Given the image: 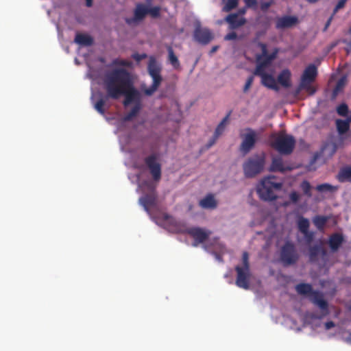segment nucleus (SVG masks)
Returning a JSON list of instances; mask_svg holds the SVG:
<instances>
[{"label": "nucleus", "instance_id": "nucleus-1", "mask_svg": "<svg viewBox=\"0 0 351 351\" xmlns=\"http://www.w3.org/2000/svg\"><path fill=\"white\" fill-rule=\"evenodd\" d=\"M107 95L112 99H118L125 96L123 104L125 107L131 104L141 102V94L133 84L132 75L123 68H116L108 72L104 79Z\"/></svg>", "mask_w": 351, "mask_h": 351}, {"label": "nucleus", "instance_id": "nucleus-2", "mask_svg": "<svg viewBox=\"0 0 351 351\" xmlns=\"http://www.w3.org/2000/svg\"><path fill=\"white\" fill-rule=\"evenodd\" d=\"M295 291L300 295H308L309 300L318 306L324 315L328 313V304L324 300L323 293L319 291L313 290L311 284L300 283L295 286Z\"/></svg>", "mask_w": 351, "mask_h": 351}, {"label": "nucleus", "instance_id": "nucleus-3", "mask_svg": "<svg viewBox=\"0 0 351 351\" xmlns=\"http://www.w3.org/2000/svg\"><path fill=\"white\" fill-rule=\"evenodd\" d=\"M271 138L272 139L271 146L278 153L289 155L293 152L295 139L292 135L285 133L274 134L271 136Z\"/></svg>", "mask_w": 351, "mask_h": 351}, {"label": "nucleus", "instance_id": "nucleus-4", "mask_svg": "<svg viewBox=\"0 0 351 351\" xmlns=\"http://www.w3.org/2000/svg\"><path fill=\"white\" fill-rule=\"evenodd\" d=\"M274 180V177L271 176L265 178L258 186L257 193L261 199L273 201L277 199L276 191L282 189V184L276 182Z\"/></svg>", "mask_w": 351, "mask_h": 351}, {"label": "nucleus", "instance_id": "nucleus-5", "mask_svg": "<svg viewBox=\"0 0 351 351\" xmlns=\"http://www.w3.org/2000/svg\"><path fill=\"white\" fill-rule=\"evenodd\" d=\"M265 164V156L263 153L249 157L243 164L245 177L247 178L256 177L263 171Z\"/></svg>", "mask_w": 351, "mask_h": 351}, {"label": "nucleus", "instance_id": "nucleus-6", "mask_svg": "<svg viewBox=\"0 0 351 351\" xmlns=\"http://www.w3.org/2000/svg\"><path fill=\"white\" fill-rule=\"evenodd\" d=\"M237 272L236 285L243 289L250 288V280L251 277L249 254L247 252H243L242 254V265L235 267Z\"/></svg>", "mask_w": 351, "mask_h": 351}, {"label": "nucleus", "instance_id": "nucleus-7", "mask_svg": "<svg viewBox=\"0 0 351 351\" xmlns=\"http://www.w3.org/2000/svg\"><path fill=\"white\" fill-rule=\"evenodd\" d=\"M161 70V66L157 62L156 58L151 56L148 62L147 71L153 82L151 86L143 89V92L146 95L150 96L153 95L161 84L162 81L160 74Z\"/></svg>", "mask_w": 351, "mask_h": 351}, {"label": "nucleus", "instance_id": "nucleus-8", "mask_svg": "<svg viewBox=\"0 0 351 351\" xmlns=\"http://www.w3.org/2000/svg\"><path fill=\"white\" fill-rule=\"evenodd\" d=\"M300 258V254L295 244L286 241L280 250V260L284 266L295 265Z\"/></svg>", "mask_w": 351, "mask_h": 351}, {"label": "nucleus", "instance_id": "nucleus-9", "mask_svg": "<svg viewBox=\"0 0 351 351\" xmlns=\"http://www.w3.org/2000/svg\"><path fill=\"white\" fill-rule=\"evenodd\" d=\"M317 75V69L315 65L313 64H309L304 69L302 75L300 82V89H304L310 95H313L316 90L311 84L315 81Z\"/></svg>", "mask_w": 351, "mask_h": 351}, {"label": "nucleus", "instance_id": "nucleus-10", "mask_svg": "<svg viewBox=\"0 0 351 351\" xmlns=\"http://www.w3.org/2000/svg\"><path fill=\"white\" fill-rule=\"evenodd\" d=\"M144 162L152 179L156 182H159L162 176V167L158 160V156L156 154H152L145 158Z\"/></svg>", "mask_w": 351, "mask_h": 351}, {"label": "nucleus", "instance_id": "nucleus-11", "mask_svg": "<svg viewBox=\"0 0 351 351\" xmlns=\"http://www.w3.org/2000/svg\"><path fill=\"white\" fill-rule=\"evenodd\" d=\"M184 233L190 235L194 239L193 246L197 247L208 239L211 232L199 227H191L186 229Z\"/></svg>", "mask_w": 351, "mask_h": 351}, {"label": "nucleus", "instance_id": "nucleus-12", "mask_svg": "<svg viewBox=\"0 0 351 351\" xmlns=\"http://www.w3.org/2000/svg\"><path fill=\"white\" fill-rule=\"evenodd\" d=\"M245 130L247 131V133L241 135L243 141L240 145V151L244 155L249 153L254 148L256 142V132L250 128H246Z\"/></svg>", "mask_w": 351, "mask_h": 351}, {"label": "nucleus", "instance_id": "nucleus-13", "mask_svg": "<svg viewBox=\"0 0 351 351\" xmlns=\"http://www.w3.org/2000/svg\"><path fill=\"white\" fill-rule=\"evenodd\" d=\"M278 51L276 50L273 53H270V56L267 58H263L260 60L256 57V66L254 71V75L257 76H262L267 73L265 69L269 66L272 61L276 58Z\"/></svg>", "mask_w": 351, "mask_h": 351}, {"label": "nucleus", "instance_id": "nucleus-14", "mask_svg": "<svg viewBox=\"0 0 351 351\" xmlns=\"http://www.w3.org/2000/svg\"><path fill=\"white\" fill-rule=\"evenodd\" d=\"M193 36L197 42L203 45L208 44L213 38L209 29L202 27L199 25L195 27Z\"/></svg>", "mask_w": 351, "mask_h": 351}, {"label": "nucleus", "instance_id": "nucleus-15", "mask_svg": "<svg viewBox=\"0 0 351 351\" xmlns=\"http://www.w3.org/2000/svg\"><path fill=\"white\" fill-rule=\"evenodd\" d=\"M298 22V19L295 16H283L282 17L276 18V28L278 29H282L289 28Z\"/></svg>", "mask_w": 351, "mask_h": 351}, {"label": "nucleus", "instance_id": "nucleus-16", "mask_svg": "<svg viewBox=\"0 0 351 351\" xmlns=\"http://www.w3.org/2000/svg\"><path fill=\"white\" fill-rule=\"evenodd\" d=\"M327 250L321 245H315L308 248V258L309 261L311 263H316L319 256L324 258L327 256Z\"/></svg>", "mask_w": 351, "mask_h": 351}, {"label": "nucleus", "instance_id": "nucleus-17", "mask_svg": "<svg viewBox=\"0 0 351 351\" xmlns=\"http://www.w3.org/2000/svg\"><path fill=\"white\" fill-rule=\"evenodd\" d=\"M157 196L154 191L150 194H146L139 199V203L142 205L145 210L147 213L152 207L156 205Z\"/></svg>", "mask_w": 351, "mask_h": 351}, {"label": "nucleus", "instance_id": "nucleus-18", "mask_svg": "<svg viewBox=\"0 0 351 351\" xmlns=\"http://www.w3.org/2000/svg\"><path fill=\"white\" fill-rule=\"evenodd\" d=\"M344 241V238L342 234L341 233H333L332 234L328 240V244L330 247V249L332 252H335L338 251L339 247L341 246Z\"/></svg>", "mask_w": 351, "mask_h": 351}, {"label": "nucleus", "instance_id": "nucleus-19", "mask_svg": "<svg viewBox=\"0 0 351 351\" xmlns=\"http://www.w3.org/2000/svg\"><path fill=\"white\" fill-rule=\"evenodd\" d=\"M230 114H231V112H229L227 114V115L218 124V125L217 126L215 131L214 132L213 136L208 143V147H210L213 145H214L216 140L223 133V132L225 131V129H226V126L228 122Z\"/></svg>", "mask_w": 351, "mask_h": 351}, {"label": "nucleus", "instance_id": "nucleus-20", "mask_svg": "<svg viewBox=\"0 0 351 351\" xmlns=\"http://www.w3.org/2000/svg\"><path fill=\"white\" fill-rule=\"evenodd\" d=\"M261 78L262 85L276 91L279 90V87L277 84L276 80L271 74L265 73L261 76Z\"/></svg>", "mask_w": 351, "mask_h": 351}, {"label": "nucleus", "instance_id": "nucleus-21", "mask_svg": "<svg viewBox=\"0 0 351 351\" xmlns=\"http://www.w3.org/2000/svg\"><path fill=\"white\" fill-rule=\"evenodd\" d=\"M291 73L287 69H283L278 75L277 80L278 82L285 88H289L291 84Z\"/></svg>", "mask_w": 351, "mask_h": 351}, {"label": "nucleus", "instance_id": "nucleus-22", "mask_svg": "<svg viewBox=\"0 0 351 351\" xmlns=\"http://www.w3.org/2000/svg\"><path fill=\"white\" fill-rule=\"evenodd\" d=\"M337 178L340 182H351V165H346L341 168Z\"/></svg>", "mask_w": 351, "mask_h": 351}, {"label": "nucleus", "instance_id": "nucleus-23", "mask_svg": "<svg viewBox=\"0 0 351 351\" xmlns=\"http://www.w3.org/2000/svg\"><path fill=\"white\" fill-rule=\"evenodd\" d=\"M74 40L75 43L84 47L91 46L93 44V39L90 36L82 33H77Z\"/></svg>", "mask_w": 351, "mask_h": 351}, {"label": "nucleus", "instance_id": "nucleus-24", "mask_svg": "<svg viewBox=\"0 0 351 351\" xmlns=\"http://www.w3.org/2000/svg\"><path fill=\"white\" fill-rule=\"evenodd\" d=\"M226 21L233 27L237 28L246 23L244 18H239L237 14H230L226 18Z\"/></svg>", "mask_w": 351, "mask_h": 351}, {"label": "nucleus", "instance_id": "nucleus-25", "mask_svg": "<svg viewBox=\"0 0 351 351\" xmlns=\"http://www.w3.org/2000/svg\"><path fill=\"white\" fill-rule=\"evenodd\" d=\"M217 205V202L212 194L207 195L199 201V206L203 208L214 209Z\"/></svg>", "mask_w": 351, "mask_h": 351}, {"label": "nucleus", "instance_id": "nucleus-26", "mask_svg": "<svg viewBox=\"0 0 351 351\" xmlns=\"http://www.w3.org/2000/svg\"><path fill=\"white\" fill-rule=\"evenodd\" d=\"M290 169L288 167H285L283 164L282 158L280 156L274 157L272 158V162L270 167V171H280L285 172V171Z\"/></svg>", "mask_w": 351, "mask_h": 351}, {"label": "nucleus", "instance_id": "nucleus-27", "mask_svg": "<svg viewBox=\"0 0 351 351\" xmlns=\"http://www.w3.org/2000/svg\"><path fill=\"white\" fill-rule=\"evenodd\" d=\"M147 14V7L142 3L136 5L134 10V16L135 21H141Z\"/></svg>", "mask_w": 351, "mask_h": 351}, {"label": "nucleus", "instance_id": "nucleus-28", "mask_svg": "<svg viewBox=\"0 0 351 351\" xmlns=\"http://www.w3.org/2000/svg\"><path fill=\"white\" fill-rule=\"evenodd\" d=\"M168 60L170 64L175 69H180V63L178 57L174 53L173 49L171 47H167Z\"/></svg>", "mask_w": 351, "mask_h": 351}, {"label": "nucleus", "instance_id": "nucleus-29", "mask_svg": "<svg viewBox=\"0 0 351 351\" xmlns=\"http://www.w3.org/2000/svg\"><path fill=\"white\" fill-rule=\"evenodd\" d=\"M142 108V104L141 103L136 104L132 107V110L126 114L123 117L124 121H130L132 120L135 117L137 116V114L139 113L140 110Z\"/></svg>", "mask_w": 351, "mask_h": 351}, {"label": "nucleus", "instance_id": "nucleus-30", "mask_svg": "<svg viewBox=\"0 0 351 351\" xmlns=\"http://www.w3.org/2000/svg\"><path fill=\"white\" fill-rule=\"evenodd\" d=\"M336 127L339 134H346L350 129V123L348 120L337 119L336 121Z\"/></svg>", "mask_w": 351, "mask_h": 351}, {"label": "nucleus", "instance_id": "nucleus-31", "mask_svg": "<svg viewBox=\"0 0 351 351\" xmlns=\"http://www.w3.org/2000/svg\"><path fill=\"white\" fill-rule=\"evenodd\" d=\"M328 220V217L326 216L317 215L313 218V222L319 230H323Z\"/></svg>", "mask_w": 351, "mask_h": 351}, {"label": "nucleus", "instance_id": "nucleus-32", "mask_svg": "<svg viewBox=\"0 0 351 351\" xmlns=\"http://www.w3.org/2000/svg\"><path fill=\"white\" fill-rule=\"evenodd\" d=\"M253 43H256L258 47L261 49V53L256 55V57L258 58L259 60L263 58H267L270 56L267 51V46L265 43L258 42V38H254Z\"/></svg>", "mask_w": 351, "mask_h": 351}, {"label": "nucleus", "instance_id": "nucleus-33", "mask_svg": "<svg viewBox=\"0 0 351 351\" xmlns=\"http://www.w3.org/2000/svg\"><path fill=\"white\" fill-rule=\"evenodd\" d=\"M343 87H344V80L343 78H341L339 80H338L335 88L332 90V92L331 94V97H330V99L332 101H334L336 99L339 93L343 90Z\"/></svg>", "mask_w": 351, "mask_h": 351}, {"label": "nucleus", "instance_id": "nucleus-34", "mask_svg": "<svg viewBox=\"0 0 351 351\" xmlns=\"http://www.w3.org/2000/svg\"><path fill=\"white\" fill-rule=\"evenodd\" d=\"M310 223L308 219L300 217L298 220V228L301 233L309 230Z\"/></svg>", "mask_w": 351, "mask_h": 351}, {"label": "nucleus", "instance_id": "nucleus-35", "mask_svg": "<svg viewBox=\"0 0 351 351\" xmlns=\"http://www.w3.org/2000/svg\"><path fill=\"white\" fill-rule=\"evenodd\" d=\"M316 190L319 192H334L337 190V186H334L328 183H324L316 186Z\"/></svg>", "mask_w": 351, "mask_h": 351}, {"label": "nucleus", "instance_id": "nucleus-36", "mask_svg": "<svg viewBox=\"0 0 351 351\" xmlns=\"http://www.w3.org/2000/svg\"><path fill=\"white\" fill-rule=\"evenodd\" d=\"M112 64L114 66H121L130 68L132 66V62L130 60L115 58L112 60Z\"/></svg>", "mask_w": 351, "mask_h": 351}, {"label": "nucleus", "instance_id": "nucleus-37", "mask_svg": "<svg viewBox=\"0 0 351 351\" xmlns=\"http://www.w3.org/2000/svg\"><path fill=\"white\" fill-rule=\"evenodd\" d=\"M300 188L303 191L304 194L307 197H311L312 196V193L311 192V186L307 180H304L300 184Z\"/></svg>", "mask_w": 351, "mask_h": 351}, {"label": "nucleus", "instance_id": "nucleus-38", "mask_svg": "<svg viewBox=\"0 0 351 351\" xmlns=\"http://www.w3.org/2000/svg\"><path fill=\"white\" fill-rule=\"evenodd\" d=\"M106 101L101 98L99 99L94 105L95 109L101 114H105V109H104V105H105Z\"/></svg>", "mask_w": 351, "mask_h": 351}, {"label": "nucleus", "instance_id": "nucleus-39", "mask_svg": "<svg viewBox=\"0 0 351 351\" xmlns=\"http://www.w3.org/2000/svg\"><path fill=\"white\" fill-rule=\"evenodd\" d=\"M239 0H227L223 10L230 12L238 6Z\"/></svg>", "mask_w": 351, "mask_h": 351}, {"label": "nucleus", "instance_id": "nucleus-40", "mask_svg": "<svg viewBox=\"0 0 351 351\" xmlns=\"http://www.w3.org/2000/svg\"><path fill=\"white\" fill-rule=\"evenodd\" d=\"M147 14H149L153 18L159 17L160 14V8L159 6L147 8Z\"/></svg>", "mask_w": 351, "mask_h": 351}, {"label": "nucleus", "instance_id": "nucleus-41", "mask_svg": "<svg viewBox=\"0 0 351 351\" xmlns=\"http://www.w3.org/2000/svg\"><path fill=\"white\" fill-rule=\"evenodd\" d=\"M337 112L339 115L345 117L348 112V106L346 104H341L337 108Z\"/></svg>", "mask_w": 351, "mask_h": 351}, {"label": "nucleus", "instance_id": "nucleus-42", "mask_svg": "<svg viewBox=\"0 0 351 351\" xmlns=\"http://www.w3.org/2000/svg\"><path fill=\"white\" fill-rule=\"evenodd\" d=\"M302 234H304L305 241L307 243L309 244L313 241L314 236H315V234L313 232L308 230V231H306V232H303Z\"/></svg>", "mask_w": 351, "mask_h": 351}, {"label": "nucleus", "instance_id": "nucleus-43", "mask_svg": "<svg viewBox=\"0 0 351 351\" xmlns=\"http://www.w3.org/2000/svg\"><path fill=\"white\" fill-rule=\"evenodd\" d=\"M254 82V76L252 75V76H250L247 80H246V82H245V84L243 87V92H247L249 88H250V86H252V83Z\"/></svg>", "mask_w": 351, "mask_h": 351}, {"label": "nucleus", "instance_id": "nucleus-44", "mask_svg": "<svg viewBox=\"0 0 351 351\" xmlns=\"http://www.w3.org/2000/svg\"><path fill=\"white\" fill-rule=\"evenodd\" d=\"M289 199L292 203H297L300 199V195L296 191H292L289 194Z\"/></svg>", "mask_w": 351, "mask_h": 351}, {"label": "nucleus", "instance_id": "nucleus-45", "mask_svg": "<svg viewBox=\"0 0 351 351\" xmlns=\"http://www.w3.org/2000/svg\"><path fill=\"white\" fill-rule=\"evenodd\" d=\"M347 1L348 0H339L333 10V14H335L339 10L343 8Z\"/></svg>", "mask_w": 351, "mask_h": 351}, {"label": "nucleus", "instance_id": "nucleus-46", "mask_svg": "<svg viewBox=\"0 0 351 351\" xmlns=\"http://www.w3.org/2000/svg\"><path fill=\"white\" fill-rule=\"evenodd\" d=\"M132 58L134 59L136 62H140L142 60L147 58L146 53L139 54L138 53H133L132 56Z\"/></svg>", "mask_w": 351, "mask_h": 351}, {"label": "nucleus", "instance_id": "nucleus-47", "mask_svg": "<svg viewBox=\"0 0 351 351\" xmlns=\"http://www.w3.org/2000/svg\"><path fill=\"white\" fill-rule=\"evenodd\" d=\"M272 5V1H265L261 3V9L262 11L265 12L267 11L269 7Z\"/></svg>", "mask_w": 351, "mask_h": 351}, {"label": "nucleus", "instance_id": "nucleus-48", "mask_svg": "<svg viewBox=\"0 0 351 351\" xmlns=\"http://www.w3.org/2000/svg\"><path fill=\"white\" fill-rule=\"evenodd\" d=\"M243 1L247 8H254L257 5L256 0H243Z\"/></svg>", "mask_w": 351, "mask_h": 351}, {"label": "nucleus", "instance_id": "nucleus-49", "mask_svg": "<svg viewBox=\"0 0 351 351\" xmlns=\"http://www.w3.org/2000/svg\"><path fill=\"white\" fill-rule=\"evenodd\" d=\"M237 38V34L234 32L228 33L225 36L224 39L226 40H234Z\"/></svg>", "mask_w": 351, "mask_h": 351}, {"label": "nucleus", "instance_id": "nucleus-50", "mask_svg": "<svg viewBox=\"0 0 351 351\" xmlns=\"http://www.w3.org/2000/svg\"><path fill=\"white\" fill-rule=\"evenodd\" d=\"M262 25L265 27V30L269 29L270 27L271 23H270V19L269 17H265V20L263 21H261Z\"/></svg>", "mask_w": 351, "mask_h": 351}, {"label": "nucleus", "instance_id": "nucleus-51", "mask_svg": "<svg viewBox=\"0 0 351 351\" xmlns=\"http://www.w3.org/2000/svg\"><path fill=\"white\" fill-rule=\"evenodd\" d=\"M335 14H332V15L328 19V21H326V24H325V26H324V32H326L328 27L330 26V23H331V21L332 20V18H333V16Z\"/></svg>", "mask_w": 351, "mask_h": 351}, {"label": "nucleus", "instance_id": "nucleus-52", "mask_svg": "<svg viewBox=\"0 0 351 351\" xmlns=\"http://www.w3.org/2000/svg\"><path fill=\"white\" fill-rule=\"evenodd\" d=\"M335 323L332 321H329L325 323V328L326 330H329L333 327H335Z\"/></svg>", "mask_w": 351, "mask_h": 351}, {"label": "nucleus", "instance_id": "nucleus-53", "mask_svg": "<svg viewBox=\"0 0 351 351\" xmlns=\"http://www.w3.org/2000/svg\"><path fill=\"white\" fill-rule=\"evenodd\" d=\"M86 6L87 7H91L93 5V0H86Z\"/></svg>", "mask_w": 351, "mask_h": 351}, {"label": "nucleus", "instance_id": "nucleus-54", "mask_svg": "<svg viewBox=\"0 0 351 351\" xmlns=\"http://www.w3.org/2000/svg\"><path fill=\"white\" fill-rule=\"evenodd\" d=\"M218 48H219L218 46L213 47V48L211 49L210 53H213L215 52L218 49Z\"/></svg>", "mask_w": 351, "mask_h": 351}, {"label": "nucleus", "instance_id": "nucleus-55", "mask_svg": "<svg viewBox=\"0 0 351 351\" xmlns=\"http://www.w3.org/2000/svg\"><path fill=\"white\" fill-rule=\"evenodd\" d=\"M302 89H300V85L298 86V88L296 90V94H298Z\"/></svg>", "mask_w": 351, "mask_h": 351}, {"label": "nucleus", "instance_id": "nucleus-56", "mask_svg": "<svg viewBox=\"0 0 351 351\" xmlns=\"http://www.w3.org/2000/svg\"><path fill=\"white\" fill-rule=\"evenodd\" d=\"M347 120L349 121V123H350L351 122V116L348 117Z\"/></svg>", "mask_w": 351, "mask_h": 351}, {"label": "nucleus", "instance_id": "nucleus-57", "mask_svg": "<svg viewBox=\"0 0 351 351\" xmlns=\"http://www.w3.org/2000/svg\"><path fill=\"white\" fill-rule=\"evenodd\" d=\"M350 310H351V306H350Z\"/></svg>", "mask_w": 351, "mask_h": 351}]
</instances>
